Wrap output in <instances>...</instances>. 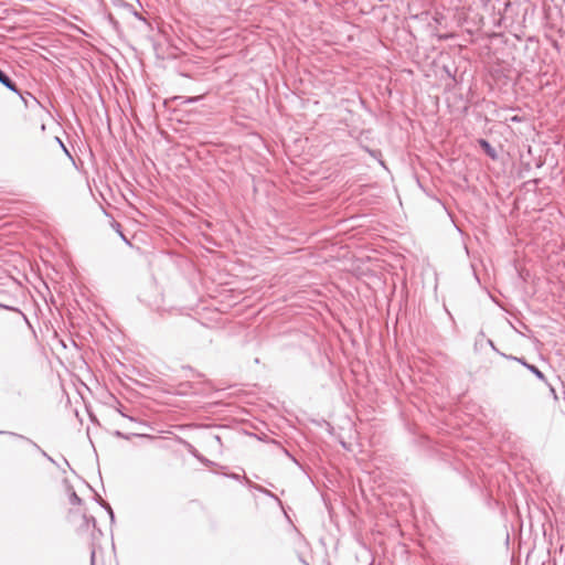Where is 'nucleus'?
<instances>
[{"label": "nucleus", "instance_id": "nucleus-1", "mask_svg": "<svg viewBox=\"0 0 565 565\" xmlns=\"http://www.w3.org/2000/svg\"><path fill=\"white\" fill-rule=\"evenodd\" d=\"M509 359L518 361L523 366H525L530 372H532L539 380L546 382L545 375L535 365L529 364L524 358L509 356Z\"/></svg>", "mask_w": 565, "mask_h": 565}, {"label": "nucleus", "instance_id": "nucleus-2", "mask_svg": "<svg viewBox=\"0 0 565 565\" xmlns=\"http://www.w3.org/2000/svg\"><path fill=\"white\" fill-rule=\"evenodd\" d=\"M0 83L4 85L8 89L20 94L15 83L4 73L0 70Z\"/></svg>", "mask_w": 565, "mask_h": 565}, {"label": "nucleus", "instance_id": "nucleus-3", "mask_svg": "<svg viewBox=\"0 0 565 565\" xmlns=\"http://www.w3.org/2000/svg\"><path fill=\"white\" fill-rule=\"evenodd\" d=\"M480 147L484 150V152L492 159L497 158V151L487 141L486 139L479 140Z\"/></svg>", "mask_w": 565, "mask_h": 565}, {"label": "nucleus", "instance_id": "nucleus-4", "mask_svg": "<svg viewBox=\"0 0 565 565\" xmlns=\"http://www.w3.org/2000/svg\"><path fill=\"white\" fill-rule=\"evenodd\" d=\"M203 96L183 97L178 96L174 99L180 100V105L194 104L202 99Z\"/></svg>", "mask_w": 565, "mask_h": 565}, {"label": "nucleus", "instance_id": "nucleus-5", "mask_svg": "<svg viewBox=\"0 0 565 565\" xmlns=\"http://www.w3.org/2000/svg\"><path fill=\"white\" fill-rule=\"evenodd\" d=\"M89 525L95 527L96 526V519L94 516H88V515L84 514L83 515V526L88 529Z\"/></svg>", "mask_w": 565, "mask_h": 565}, {"label": "nucleus", "instance_id": "nucleus-6", "mask_svg": "<svg viewBox=\"0 0 565 565\" xmlns=\"http://www.w3.org/2000/svg\"><path fill=\"white\" fill-rule=\"evenodd\" d=\"M70 503L73 504V505H78L82 503V499L76 494L75 491H72V493L70 494Z\"/></svg>", "mask_w": 565, "mask_h": 565}, {"label": "nucleus", "instance_id": "nucleus-7", "mask_svg": "<svg viewBox=\"0 0 565 565\" xmlns=\"http://www.w3.org/2000/svg\"><path fill=\"white\" fill-rule=\"evenodd\" d=\"M98 502H99V504H100L104 509H106V510H107V512H108V514H109V516H110V520H111V521H114V518H115V516H114V512H113L111 507H110L107 502L103 501L102 499H99V501H98Z\"/></svg>", "mask_w": 565, "mask_h": 565}, {"label": "nucleus", "instance_id": "nucleus-8", "mask_svg": "<svg viewBox=\"0 0 565 565\" xmlns=\"http://www.w3.org/2000/svg\"><path fill=\"white\" fill-rule=\"evenodd\" d=\"M113 227L120 234L121 238L128 243L127 238L125 237V235L120 232V224L118 222H115L113 224Z\"/></svg>", "mask_w": 565, "mask_h": 565}, {"label": "nucleus", "instance_id": "nucleus-9", "mask_svg": "<svg viewBox=\"0 0 565 565\" xmlns=\"http://www.w3.org/2000/svg\"><path fill=\"white\" fill-rule=\"evenodd\" d=\"M33 445H34V447H35V448H38V449L41 451V454H42V455H43V456H44L49 461H51V462H53V463L55 462V461H54V459H53L51 456H49L44 450H42V449H41L36 444H34V443H33Z\"/></svg>", "mask_w": 565, "mask_h": 565}, {"label": "nucleus", "instance_id": "nucleus-10", "mask_svg": "<svg viewBox=\"0 0 565 565\" xmlns=\"http://www.w3.org/2000/svg\"><path fill=\"white\" fill-rule=\"evenodd\" d=\"M115 436L117 437H121V438H127L122 433H120L119 430H116L115 431Z\"/></svg>", "mask_w": 565, "mask_h": 565}, {"label": "nucleus", "instance_id": "nucleus-11", "mask_svg": "<svg viewBox=\"0 0 565 565\" xmlns=\"http://www.w3.org/2000/svg\"><path fill=\"white\" fill-rule=\"evenodd\" d=\"M57 140H58V142L61 143V147H62L65 151H67V150H66V148H65V146H64V143H62V141H61L58 138H57Z\"/></svg>", "mask_w": 565, "mask_h": 565}, {"label": "nucleus", "instance_id": "nucleus-12", "mask_svg": "<svg viewBox=\"0 0 565 565\" xmlns=\"http://www.w3.org/2000/svg\"><path fill=\"white\" fill-rule=\"evenodd\" d=\"M489 344H490V347H492L495 350V347L491 340H489Z\"/></svg>", "mask_w": 565, "mask_h": 565}, {"label": "nucleus", "instance_id": "nucleus-13", "mask_svg": "<svg viewBox=\"0 0 565 565\" xmlns=\"http://www.w3.org/2000/svg\"><path fill=\"white\" fill-rule=\"evenodd\" d=\"M233 479H239L238 475H232Z\"/></svg>", "mask_w": 565, "mask_h": 565}, {"label": "nucleus", "instance_id": "nucleus-14", "mask_svg": "<svg viewBox=\"0 0 565 565\" xmlns=\"http://www.w3.org/2000/svg\"><path fill=\"white\" fill-rule=\"evenodd\" d=\"M0 307H1V308H6V309H11L10 307H8V306H3V305H1V303H0Z\"/></svg>", "mask_w": 565, "mask_h": 565}, {"label": "nucleus", "instance_id": "nucleus-15", "mask_svg": "<svg viewBox=\"0 0 565 565\" xmlns=\"http://www.w3.org/2000/svg\"><path fill=\"white\" fill-rule=\"evenodd\" d=\"M94 556H95V553L93 552L92 553V563H94Z\"/></svg>", "mask_w": 565, "mask_h": 565}]
</instances>
